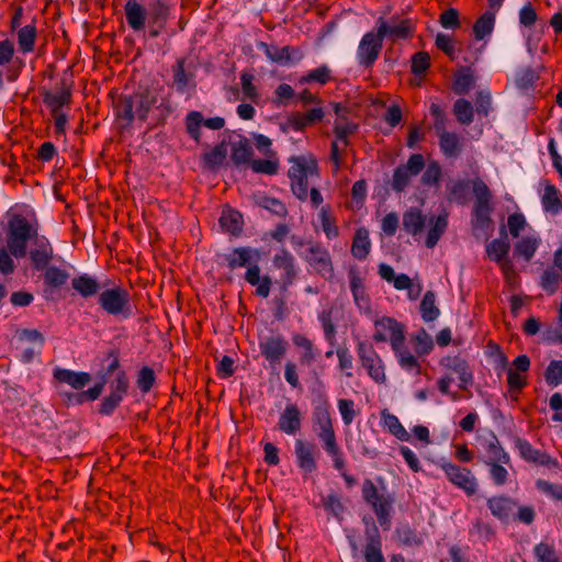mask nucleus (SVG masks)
Returning a JSON list of instances; mask_svg holds the SVG:
<instances>
[{"instance_id":"nucleus-1","label":"nucleus","mask_w":562,"mask_h":562,"mask_svg":"<svg viewBox=\"0 0 562 562\" xmlns=\"http://www.w3.org/2000/svg\"><path fill=\"white\" fill-rule=\"evenodd\" d=\"M447 214H439L426 218L419 210H408L403 218V225L406 232L412 235H417L425 229L427 231L426 246L432 248L440 236L447 228Z\"/></svg>"},{"instance_id":"nucleus-2","label":"nucleus","mask_w":562,"mask_h":562,"mask_svg":"<svg viewBox=\"0 0 562 562\" xmlns=\"http://www.w3.org/2000/svg\"><path fill=\"white\" fill-rule=\"evenodd\" d=\"M289 178L293 193L304 201L308 196V186L318 178V167L313 156H299L290 159Z\"/></svg>"},{"instance_id":"nucleus-3","label":"nucleus","mask_w":562,"mask_h":562,"mask_svg":"<svg viewBox=\"0 0 562 562\" xmlns=\"http://www.w3.org/2000/svg\"><path fill=\"white\" fill-rule=\"evenodd\" d=\"M315 427L318 437L324 443L325 451L331 457L337 469L344 465L339 447L336 442V436L333 428L330 414L326 406H318L314 414Z\"/></svg>"},{"instance_id":"nucleus-4","label":"nucleus","mask_w":562,"mask_h":562,"mask_svg":"<svg viewBox=\"0 0 562 562\" xmlns=\"http://www.w3.org/2000/svg\"><path fill=\"white\" fill-rule=\"evenodd\" d=\"M33 229L21 216H13L9 222L8 247L11 254L21 258L26 254V241L32 237Z\"/></svg>"},{"instance_id":"nucleus-5","label":"nucleus","mask_w":562,"mask_h":562,"mask_svg":"<svg viewBox=\"0 0 562 562\" xmlns=\"http://www.w3.org/2000/svg\"><path fill=\"white\" fill-rule=\"evenodd\" d=\"M101 307L109 314L121 317L132 315L130 296L126 291L114 288L103 291L99 296Z\"/></svg>"},{"instance_id":"nucleus-6","label":"nucleus","mask_w":562,"mask_h":562,"mask_svg":"<svg viewBox=\"0 0 562 562\" xmlns=\"http://www.w3.org/2000/svg\"><path fill=\"white\" fill-rule=\"evenodd\" d=\"M373 339L378 342H389L391 347H396L404 342L403 326L391 317H382L374 323Z\"/></svg>"},{"instance_id":"nucleus-7","label":"nucleus","mask_w":562,"mask_h":562,"mask_svg":"<svg viewBox=\"0 0 562 562\" xmlns=\"http://www.w3.org/2000/svg\"><path fill=\"white\" fill-rule=\"evenodd\" d=\"M362 493L364 499L373 507L380 524L386 525L392 505V499L389 496L380 495L372 481L367 480L363 483Z\"/></svg>"},{"instance_id":"nucleus-8","label":"nucleus","mask_w":562,"mask_h":562,"mask_svg":"<svg viewBox=\"0 0 562 562\" xmlns=\"http://www.w3.org/2000/svg\"><path fill=\"white\" fill-rule=\"evenodd\" d=\"M441 468L452 484L463 490L469 495L475 493L477 484L470 470L459 468L450 462L443 463Z\"/></svg>"},{"instance_id":"nucleus-9","label":"nucleus","mask_w":562,"mask_h":562,"mask_svg":"<svg viewBox=\"0 0 562 562\" xmlns=\"http://www.w3.org/2000/svg\"><path fill=\"white\" fill-rule=\"evenodd\" d=\"M539 196L546 214L557 216L562 213V194L557 187L548 181H542L540 183Z\"/></svg>"},{"instance_id":"nucleus-10","label":"nucleus","mask_w":562,"mask_h":562,"mask_svg":"<svg viewBox=\"0 0 562 562\" xmlns=\"http://www.w3.org/2000/svg\"><path fill=\"white\" fill-rule=\"evenodd\" d=\"M382 40L383 37L380 35L379 30L376 33L370 32L364 34L360 41L357 52L360 64L370 65L378 58L382 46Z\"/></svg>"},{"instance_id":"nucleus-11","label":"nucleus","mask_w":562,"mask_h":562,"mask_svg":"<svg viewBox=\"0 0 562 562\" xmlns=\"http://www.w3.org/2000/svg\"><path fill=\"white\" fill-rule=\"evenodd\" d=\"M360 358L363 368L368 371V374L376 383H384L386 381L385 368L382 359L374 352L361 350Z\"/></svg>"},{"instance_id":"nucleus-12","label":"nucleus","mask_w":562,"mask_h":562,"mask_svg":"<svg viewBox=\"0 0 562 562\" xmlns=\"http://www.w3.org/2000/svg\"><path fill=\"white\" fill-rule=\"evenodd\" d=\"M540 243L541 238L539 234L535 229L528 231V234L517 238V243L515 244V254L516 256L524 258L526 261H529L538 250Z\"/></svg>"},{"instance_id":"nucleus-13","label":"nucleus","mask_w":562,"mask_h":562,"mask_svg":"<svg viewBox=\"0 0 562 562\" xmlns=\"http://www.w3.org/2000/svg\"><path fill=\"white\" fill-rule=\"evenodd\" d=\"M150 104L151 102L145 99L144 97L135 95L125 101V105L121 115L127 122L133 121L135 117L144 120L150 108Z\"/></svg>"},{"instance_id":"nucleus-14","label":"nucleus","mask_w":562,"mask_h":562,"mask_svg":"<svg viewBox=\"0 0 562 562\" xmlns=\"http://www.w3.org/2000/svg\"><path fill=\"white\" fill-rule=\"evenodd\" d=\"M19 339L22 344L24 361H30L35 353H38L44 344V338L37 330H23Z\"/></svg>"},{"instance_id":"nucleus-15","label":"nucleus","mask_w":562,"mask_h":562,"mask_svg":"<svg viewBox=\"0 0 562 562\" xmlns=\"http://www.w3.org/2000/svg\"><path fill=\"white\" fill-rule=\"evenodd\" d=\"M258 47L265 52L266 56L271 61L278 63L281 65H286L292 61H296V60L301 59L300 52L296 49H293L291 47H288V46L282 47V48H277V47H270L265 43H260L258 45Z\"/></svg>"},{"instance_id":"nucleus-16","label":"nucleus","mask_w":562,"mask_h":562,"mask_svg":"<svg viewBox=\"0 0 562 562\" xmlns=\"http://www.w3.org/2000/svg\"><path fill=\"white\" fill-rule=\"evenodd\" d=\"M54 378L60 382L69 385L74 390L83 389L91 380L90 374L87 372H77L68 369H55Z\"/></svg>"},{"instance_id":"nucleus-17","label":"nucleus","mask_w":562,"mask_h":562,"mask_svg":"<svg viewBox=\"0 0 562 562\" xmlns=\"http://www.w3.org/2000/svg\"><path fill=\"white\" fill-rule=\"evenodd\" d=\"M279 429L288 435H295L301 428V414L299 408L293 405H286L279 418Z\"/></svg>"},{"instance_id":"nucleus-18","label":"nucleus","mask_w":562,"mask_h":562,"mask_svg":"<svg viewBox=\"0 0 562 562\" xmlns=\"http://www.w3.org/2000/svg\"><path fill=\"white\" fill-rule=\"evenodd\" d=\"M441 364L457 375L460 389H467L471 384L472 373L463 360L448 357L441 360Z\"/></svg>"},{"instance_id":"nucleus-19","label":"nucleus","mask_w":562,"mask_h":562,"mask_svg":"<svg viewBox=\"0 0 562 562\" xmlns=\"http://www.w3.org/2000/svg\"><path fill=\"white\" fill-rule=\"evenodd\" d=\"M378 29L382 37L406 38L412 33V23L408 20L387 24L385 21H379Z\"/></svg>"},{"instance_id":"nucleus-20","label":"nucleus","mask_w":562,"mask_h":562,"mask_svg":"<svg viewBox=\"0 0 562 562\" xmlns=\"http://www.w3.org/2000/svg\"><path fill=\"white\" fill-rule=\"evenodd\" d=\"M403 344L404 342H400L396 347L392 348L397 362L404 371L417 375L420 373V363L417 357L405 348Z\"/></svg>"},{"instance_id":"nucleus-21","label":"nucleus","mask_w":562,"mask_h":562,"mask_svg":"<svg viewBox=\"0 0 562 562\" xmlns=\"http://www.w3.org/2000/svg\"><path fill=\"white\" fill-rule=\"evenodd\" d=\"M35 248L31 250V260L35 268L43 269L50 260L53 249L45 237H35Z\"/></svg>"},{"instance_id":"nucleus-22","label":"nucleus","mask_w":562,"mask_h":562,"mask_svg":"<svg viewBox=\"0 0 562 562\" xmlns=\"http://www.w3.org/2000/svg\"><path fill=\"white\" fill-rule=\"evenodd\" d=\"M509 250V245L506 240L503 239H494L486 247V252L490 259L499 262L504 273L507 274L510 263L506 259V256Z\"/></svg>"},{"instance_id":"nucleus-23","label":"nucleus","mask_w":562,"mask_h":562,"mask_svg":"<svg viewBox=\"0 0 562 562\" xmlns=\"http://www.w3.org/2000/svg\"><path fill=\"white\" fill-rule=\"evenodd\" d=\"M260 254L256 249L251 248H236L232 250L227 256V261L231 268L235 269L238 267H244L251 262H257L259 260Z\"/></svg>"},{"instance_id":"nucleus-24","label":"nucleus","mask_w":562,"mask_h":562,"mask_svg":"<svg viewBox=\"0 0 562 562\" xmlns=\"http://www.w3.org/2000/svg\"><path fill=\"white\" fill-rule=\"evenodd\" d=\"M220 226L231 235H238L243 228L241 214L231 207H225L220 217Z\"/></svg>"},{"instance_id":"nucleus-25","label":"nucleus","mask_w":562,"mask_h":562,"mask_svg":"<svg viewBox=\"0 0 562 562\" xmlns=\"http://www.w3.org/2000/svg\"><path fill=\"white\" fill-rule=\"evenodd\" d=\"M382 426L394 437L402 441H409L411 436L400 419L387 409L381 413Z\"/></svg>"},{"instance_id":"nucleus-26","label":"nucleus","mask_w":562,"mask_h":562,"mask_svg":"<svg viewBox=\"0 0 562 562\" xmlns=\"http://www.w3.org/2000/svg\"><path fill=\"white\" fill-rule=\"evenodd\" d=\"M245 279L248 283L256 286V293L262 297H267L270 293L271 281L268 277L260 276V269L255 263L247 271Z\"/></svg>"},{"instance_id":"nucleus-27","label":"nucleus","mask_w":562,"mask_h":562,"mask_svg":"<svg viewBox=\"0 0 562 562\" xmlns=\"http://www.w3.org/2000/svg\"><path fill=\"white\" fill-rule=\"evenodd\" d=\"M295 454L297 465L303 472L311 473L316 469L313 449L302 440L295 441Z\"/></svg>"},{"instance_id":"nucleus-28","label":"nucleus","mask_w":562,"mask_h":562,"mask_svg":"<svg viewBox=\"0 0 562 562\" xmlns=\"http://www.w3.org/2000/svg\"><path fill=\"white\" fill-rule=\"evenodd\" d=\"M125 15H126L128 25L133 30L139 31L144 27L146 12H145V9L136 1H134V0L127 1L126 5H125Z\"/></svg>"},{"instance_id":"nucleus-29","label":"nucleus","mask_w":562,"mask_h":562,"mask_svg":"<svg viewBox=\"0 0 562 562\" xmlns=\"http://www.w3.org/2000/svg\"><path fill=\"white\" fill-rule=\"evenodd\" d=\"M495 25V12L486 11L484 12L475 22L473 26V32L475 38L477 41H483L488 37Z\"/></svg>"},{"instance_id":"nucleus-30","label":"nucleus","mask_w":562,"mask_h":562,"mask_svg":"<svg viewBox=\"0 0 562 562\" xmlns=\"http://www.w3.org/2000/svg\"><path fill=\"white\" fill-rule=\"evenodd\" d=\"M250 168L256 173L276 175L279 169V158L276 153H270L263 159H252Z\"/></svg>"},{"instance_id":"nucleus-31","label":"nucleus","mask_w":562,"mask_h":562,"mask_svg":"<svg viewBox=\"0 0 562 562\" xmlns=\"http://www.w3.org/2000/svg\"><path fill=\"white\" fill-rule=\"evenodd\" d=\"M507 227L513 238H519L522 235L528 234V231H533L525 215L520 212H516L508 216Z\"/></svg>"},{"instance_id":"nucleus-32","label":"nucleus","mask_w":562,"mask_h":562,"mask_svg":"<svg viewBox=\"0 0 562 562\" xmlns=\"http://www.w3.org/2000/svg\"><path fill=\"white\" fill-rule=\"evenodd\" d=\"M475 85V76L470 68L460 69L453 81V90L458 94L468 93Z\"/></svg>"},{"instance_id":"nucleus-33","label":"nucleus","mask_w":562,"mask_h":562,"mask_svg":"<svg viewBox=\"0 0 562 562\" xmlns=\"http://www.w3.org/2000/svg\"><path fill=\"white\" fill-rule=\"evenodd\" d=\"M260 348L268 360H277L285 351V341L280 337H271L261 342Z\"/></svg>"},{"instance_id":"nucleus-34","label":"nucleus","mask_w":562,"mask_h":562,"mask_svg":"<svg viewBox=\"0 0 562 562\" xmlns=\"http://www.w3.org/2000/svg\"><path fill=\"white\" fill-rule=\"evenodd\" d=\"M127 383L124 379L117 380V389L110 396L104 398L101 405V412L103 414H110L122 401L124 393L126 392Z\"/></svg>"},{"instance_id":"nucleus-35","label":"nucleus","mask_w":562,"mask_h":562,"mask_svg":"<svg viewBox=\"0 0 562 562\" xmlns=\"http://www.w3.org/2000/svg\"><path fill=\"white\" fill-rule=\"evenodd\" d=\"M488 507L494 516L506 519L512 514L514 504L509 498L493 497L488 499Z\"/></svg>"},{"instance_id":"nucleus-36","label":"nucleus","mask_w":562,"mask_h":562,"mask_svg":"<svg viewBox=\"0 0 562 562\" xmlns=\"http://www.w3.org/2000/svg\"><path fill=\"white\" fill-rule=\"evenodd\" d=\"M352 255L356 258L362 259L370 251V240L368 231L364 228L358 229L351 248Z\"/></svg>"},{"instance_id":"nucleus-37","label":"nucleus","mask_w":562,"mask_h":562,"mask_svg":"<svg viewBox=\"0 0 562 562\" xmlns=\"http://www.w3.org/2000/svg\"><path fill=\"white\" fill-rule=\"evenodd\" d=\"M72 288L82 296L88 297L97 293L99 285L95 279L88 276H80L72 280Z\"/></svg>"},{"instance_id":"nucleus-38","label":"nucleus","mask_w":562,"mask_h":562,"mask_svg":"<svg viewBox=\"0 0 562 562\" xmlns=\"http://www.w3.org/2000/svg\"><path fill=\"white\" fill-rule=\"evenodd\" d=\"M422 317L426 322H432L439 316V310L436 306V297L432 292H427L420 303Z\"/></svg>"},{"instance_id":"nucleus-39","label":"nucleus","mask_w":562,"mask_h":562,"mask_svg":"<svg viewBox=\"0 0 562 562\" xmlns=\"http://www.w3.org/2000/svg\"><path fill=\"white\" fill-rule=\"evenodd\" d=\"M414 348L418 356L428 355L434 348L431 336L424 329L416 333L413 337Z\"/></svg>"},{"instance_id":"nucleus-40","label":"nucleus","mask_w":562,"mask_h":562,"mask_svg":"<svg viewBox=\"0 0 562 562\" xmlns=\"http://www.w3.org/2000/svg\"><path fill=\"white\" fill-rule=\"evenodd\" d=\"M438 49L448 55L451 59L457 58V47L453 36L446 33H438L435 38Z\"/></svg>"},{"instance_id":"nucleus-41","label":"nucleus","mask_w":562,"mask_h":562,"mask_svg":"<svg viewBox=\"0 0 562 562\" xmlns=\"http://www.w3.org/2000/svg\"><path fill=\"white\" fill-rule=\"evenodd\" d=\"M473 111L472 104L464 99L457 100L453 106V112L458 121L462 124H469L472 122Z\"/></svg>"},{"instance_id":"nucleus-42","label":"nucleus","mask_w":562,"mask_h":562,"mask_svg":"<svg viewBox=\"0 0 562 562\" xmlns=\"http://www.w3.org/2000/svg\"><path fill=\"white\" fill-rule=\"evenodd\" d=\"M35 34L36 31L33 25H25L19 31L18 42L22 52L27 53L33 49Z\"/></svg>"},{"instance_id":"nucleus-43","label":"nucleus","mask_w":562,"mask_h":562,"mask_svg":"<svg viewBox=\"0 0 562 562\" xmlns=\"http://www.w3.org/2000/svg\"><path fill=\"white\" fill-rule=\"evenodd\" d=\"M317 224L322 227V229L329 239L337 237L338 228L335 224V221L333 220L328 211L324 207L319 211Z\"/></svg>"},{"instance_id":"nucleus-44","label":"nucleus","mask_w":562,"mask_h":562,"mask_svg":"<svg viewBox=\"0 0 562 562\" xmlns=\"http://www.w3.org/2000/svg\"><path fill=\"white\" fill-rule=\"evenodd\" d=\"M440 148L441 151L448 156H456L459 149V139L458 136L453 133H442L440 135Z\"/></svg>"},{"instance_id":"nucleus-45","label":"nucleus","mask_w":562,"mask_h":562,"mask_svg":"<svg viewBox=\"0 0 562 562\" xmlns=\"http://www.w3.org/2000/svg\"><path fill=\"white\" fill-rule=\"evenodd\" d=\"M544 378L546 382L550 386H558L562 384V361H551L546 370Z\"/></svg>"},{"instance_id":"nucleus-46","label":"nucleus","mask_w":562,"mask_h":562,"mask_svg":"<svg viewBox=\"0 0 562 562\" xmlns=\"http://www.w3.org/2000/svg\"><path fill=\"white\" fill-rule=\"evenodd\" d=\"M330 79V70L326 66L318 67L300 78V83L318 82L326 83Z\"/></svg>"},{"instance_id":"nucleus-47","label":"nucleus","mask_w":562,"mask_h":562,"mask_svg":"<svg viewBox=\"0 0 562 562\" xmlns=\"http://www.w3.org/2000/svg\"><path fill=\"white\" fill-rule=\"evenodd\" d=\"M311 263L323 276L331 274V265H330L328 255L326 252H322V251L314 252L313 257L311 258Z\"/></svg>"},{"instance_id":"nucleus-48","label":"nucleus","mask_w":562,"mask_h":562,"mask_svg":"<svg viewBox=\"0 0 562 562\" xmlns=\"http://www.w3.org/2000/svg\"><path fill=\"white\" fill-rule=\"evenodd\" d=\"M538 562H559L558 554L551 544L541 542L535 548Z\"/></svg>"},{"instance_id":"nucleus-49","label":"nucleus","mask_w":562,"mask_h":562,"mask_svg":"<svg viewBox=\"0 0 562 562\" xmlns=\"http://www.w3.org/2000/svg\"><path fill=\"white\" fill-rule=\"evenodd\" d=\"M203 125V116L199 112H190L187 115V130L191 137L195 140L200 138V128Z\"/></svg>"},{"instance_id":"nucleus-50","label":"nucleus","mask_w":562,"mask_h":562,"mask_svg":"<svg viewBox=\"0 0 562 562\" xmlns=\"http://www.w3.org/2000/svg\"><path fill=\"white\" fill-rule=\"evenodd\" d=\"M560 276L552 269L546 270L541 276V286L544 291L552 294L558 290Z\"/></svg>"},{"instance_id":"nucleus-51","label":"nucleus","mask_w":562,"mask_h":562,"mask_svg":"<svg viewBox=\"0 0 562 562\" xmlns=\"http://www.w3.org/2000/svg\"><path fill=\"white\" fill-rule=\"evenodd\" d=\"M430 65V57L427 53L419 52L412 58V71L415 75L424 74Z\"/></svg>"},{"instance_id":"nucleus-52","label":"nucleus","mask_w":562,"mask_h":562,"mask_svg":"<svg viewBox=\"0 0 562 562\" xmlns=\"http://www.w3.org/2000/svg\"><path fill=\"white\" fill-rule=\"evenodd\" d=\"M355 404L350 400L341 398L338 401V411L345 425H350L356 416Z\"/></svg>"},{"instance_id":"nucleus-53","label":"nucleus","mask_w":562,"mask_h":562,"mask_svg":"<svg viewBox=\"0 0 562 562\" xmlns=\"http://www.w3.org/2000/svg\"><path fill=\"white\" fill-rule=\"evenodd\" d=\"M439 22L443 29H447V30L458 29L460 26L458 11L454 9H449V10L445 11L443 13H441Z\"/></svg>"},{"instance_id":"nucleus-54","label":"nucleus","mask_w":562,"mask_h":562,"mask_svg":"<svg viewBox=\"0 0 562 562\" xmlns=\"http://www.w3.org/2000/svg\"><path fill=\"white\" fill-rule=\"evenodd\" d=\"M538 77L539 76H538V74H536L535 70L525 68L517 72L515 80H516V85L519 88L525 89V88L529 87L530 85H532L538 79Z\"/></svg>"},{"instance_id":"nucleus-55","label":"nucleus","mask_w":562,"mask_h":562,"mask_svg":"<svg viewBox=\"0 0 562 562\" xmlns=\"http://www.w3.org/2000/svg\"><path fill=\"white\" fill-rule=\"evenodd\" d=\"M67 273L57 268H49L45 273V280L49 285L59 286L67 281Z\"/></svg>"},{"instance_id":"nucleus-56","label":"nucleus","mask_w":562,"mask_h":562,"mask_svg":"<svg viewBox=\"0 0 562 562\" xmlns=\"http://www.w3.org/2000/svg\"><path fill=\"white\" fill-rule=\"evenodd\" d=\"M155 382V374L151 369L143 368L139 371L137 385L143 392H148Z\"/></svg>"},{"instance_id":"nucleus-57","label":"nucleus","mask_w":562,"mask_h":562,"mask_svg":"<svg viewBox=\"0 0 562 562\" xmlns=\"http://www.w3.org/2000/svg\"><path fill=\"white\" fill-rule=\"evenodd\" d=\"M254 76L248 72H244L240 76L241 90L245 97L255 100L257 98V89L252 83Z\"/></svg>"},{"instance_id":"nucleus-58","label":"nucleus","mask_w":562,"mask_h":562,"mask_svg":"<svg viewBox=\"0 0 562 562\" xmlns=\"http://www.w3.org/2000/svg\"><path fill=\"white\" fill-rule=\"evenodd\" d=\"M491 205L490 202L476 203L474 210V216L476 224L484 226L490 222Z\"/></svg>"},{"instance_id":"nucleus-59","label":"nucleus","mask_w":562,"mask_h":562,"mask_svg":"<svg viewBox=\"0 0 562 562\" xmlns=\"http://www.w3.org/2000/svg\"><path fill=\"white\" fill-rule=\"evenodd\" d=\"M366 193H367V187H366V183L364 181L360 180V181H357L353 187H352V201H351V205L352 207H360L364 201V198H366Z\"/></svg>"},{"instance_id":"nucleus-60","label":"nucleus","mask_w":562,"mask_h":562,"mask_svg":"<svg viewBox=\"0 0 562 562\" xmlns=\"http://www.w3.org/2000/svg\"><path fill=\"white\" fill-rule=\"evenodd\" d=\"M351 290L357 305L360 308H366L368 306V301L364 296L363 288L359 279L353 278L351 280Z\"/></svg>"},{"instance_id":"nucleus-61","label":"nucleus","mask_w":562,"mask_h":562,"mask_svg":"<svg viewBox=\"0 0 562 562\" xmlns=\"http://www.w3.org/2000/svg\"><path fill=\"white\" fill-rule=\"evenodd\" d=\"M366 562H384L380 543H371L366 548L364 552Z\"/></svg>"},{"instance_id":"nucleus-62","label":"nucleus","mask_w":562,"mask_h":562,"mask_svg":"<svg viewBox=\"0 0 562 562\" xmlns=\"http://www.w3.org/2000/svg\"><path fill=\"white\" fill-rule=\"evenodd\" d=\"M252 138L257 149L261 151L263 155H270V153H274L271 148L272 140L269 137L262 134H254Z\"/></svg>"},{"instance_id":"nucleus-63","label":"nucleus","mask_w":562,"mask_h":562,"mask_svg":"<svg viewBox=\"0 0 562 562\" xmlns=\"http://www.w3.org/2000/svg\"><path fill=\"white\" fill-rule=\"evenodd\" d=\"M537 14L530 4H525L519 11V21L525 26H530L536 22Z\"/></svg>"},{"instance_id":"nucleus-64","label":"nucleus","mask_w":562,"mask_h":562,"mask_svg":"<svg viewBox=\"0 0 562 562\" xmlns=\"http://www.w3.org/2000/svg\"><path fill=\"white\" fill-rule=\"evenodd\" d=\"M550 407L555 412L552 419L555 422H562V394L554 393L550 397Z\"/></svg>"}]
</instances>
